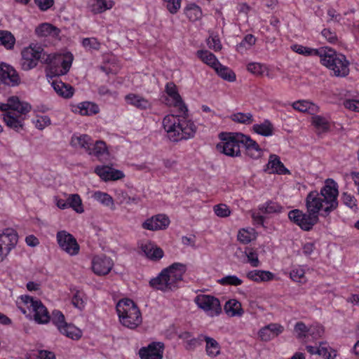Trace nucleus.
<instances>
[{"label":"nucleus","instance_id":"nucleus-34","mask_svg":"<svg viewBox=\"0 0 359 359\" xmlns=\"http://www.w3.org/2000/svg\"><path fill=\"white\" fill-rule=\"evenodd\" d=\"M35 33L38 36H57L60 30L56 27L50 23H42L35 29Z\"/></svg>","mask_w":359,"mask_h":359},{"label":"nucleus","instance_id":"nucleus-21","mask_svg":"<svg viewBox=\"0 0 359 359\" xmlns=\"http://www.w3.org/2000/svg\"><path fill=\"white\" fill-rule=\"evenodd\" d=\"M242 151H245L247 155L254 156L256 157H262L264 155V150L260 147L259 144L252 140L249 135L241 133Z\"/></svg>","mask_w":359,"mask_h":359},{"label":"nucleus","instance_id":"nucleus-64","mask_svg":"<svg viewBox=\"0 0 359 359\" xmlns=\"http://www.w3.org/2000/svg\"><path fill=\"white\" fill-rule=\"evenodd\" d=\"M344 107L353 111L359 112V100L348 99L344 102Z\"/></svg>","mask_w":359,"mask_h":359},{"label":"nucleus","instance_id":"nucleus-47","mask_svg":"<svg viewBox=\"0 0 359 359\" xmlns=\"http://www.w3.org/2000/svg\"><path fill=\"white\" fill-rule=\"evenodd\" d=\"M68 199L69 207H71L78 213H82L84 210L82 207L81 199L78 194H72Z\"/></svg>","mask_w":359,"mask_h":359},{"label":"nucleus","instance_id":"nucleus-8","mask_svg":"<svg viewBox=\"0 0 359 359\" xmlns=\"http://www.w3.org/2000/svg\"><path fill=\"white\" fill-rule=\"evenodd\" d=\"M71 144L74 147L83 149L89 155L96 157L108 155L109 150L105 142L97 140L94 142L92 137L86 134H74L71 138Z\"/></svg>","mask_w":359,"mask_h":359},{"label":"nucleus","instance_id":"nucleus-12","mask_svg":"<svg viewBox=\"0 0 359 359\" xmlns=\"http://www.w3.org/2000/svg\"><path fill=\"white\" fill-rule=\"evenodd\" d=\"M194 302L198 308L203 310L208 316L213 317L219 315L222 313V307L219 300L212 295L198 294Z\"/></svg>","mask_w":359,"mask_h":359},{"label":"nucleus","instance_id":"nucleus-28","mask_svg":"<svg viewBox=\"0 0 359 359\" xmlns=\"http://www.w3.org/2000/svg\"><path fill=\"white\" fill-rule=\"evenodd\" d=\"M246 276L250 280L259 283L273 280L274 274L269 271L252 270L249 271Z\"/></svg>","mask_w":359,"mask_h":359},{"label":"nucleus","instance_id":"nucleus-39","mask_svg":"<svg viewBox=\"0 0 359 359\" xmlns=\"http://www.w3.org/2000/svg\"><path fill=\"white\" fill-rule=\"evenodd\" d=\"M247 69L250 73L257 76L266 75V76L271 78V76L269 73L268 67L265 64H262L259 62H250L247 65Z\"/></svg>","mask_w":359,"mask_h":359},{"label":"nucleus","instance_id":"nucleus-14","mask_svg":"<svg viewBox=\"0 0 359 359\" xmlns=\"http://www.w3.org/2000/svg\"><path fill=\"white\" fill-rule=\"evenodd\" d=\"M20 299L25 304H30L34 312V320L39 323H47L50 320V316L47 309L40 300H34L28 295H22Z\"/></svg>","mask_w":359,"mask_h":359},{"label":"nucleus","instance_id":"nucleus-49","mask_svg":"<svg viewBox=\"0 0 359 359\" xmlns=\"http://www.w3.org/2000/svg\"><path fill=\"white\" fill-rule=\"evenodd\" d=\"M186 15L190 20L195 21L201 18L202 11L198 6L191 4L187 8Z\"/></svg>","mask_w":359,"mask_h":359},{"label":"nucleus","instance_id":"nucleus-55","mask_svg":"<svg viewBox=\"0 0 359 359\" xmlns=\"http://www.w3.org/2000/svg\"><path fill=\"white\" fill-rule=\"evenodd\" d=\"M213 210L215 215L219 217H226L230 215L231 210L224 203L215 205L213 207Z\"/></svg>","mask_w":359,"mask_h":359},{"label":"nucleus","instance_id":"nucleus-29","mask_svg":"<svg viewBox=\"0 0 359 359\" xmlns=\"http://www.w3.org/2000/svg\"><path fill=\"white\" fill-rule=\"evenodd\" d=\"M264 170L269 174L285 175L290 173V171L280 162V158H273L269 161Z\"/></svg>","mask_w":359,"mask_h":359},{"label":"nucleus","instance_id":"nucleus-17","mask_svg":"<svg viewBox=\"0 0 359 359\" xmlns=\"http://www.w3.org/2000/svg\"><path fill=\"white\" fill-rule=\"evenodd\" d=\"M164 351V344L162 342H151L147 347H142L139 351L141 359H162Z\"/></svg>","mask_w":359,"mask_h":359},{"label":"nucleus","instance_id":"nucleus-63","mask_svg":"<svg viewBox=\"0 0 359 359\" xmlns=\"http://www.w3.org/2000/svg\"><path fill=\"white\" fill-rule=\"evenodd\" d=\"M208 45L210 49L215 52L219 51L222 49V43L217 36H212L208 41Z\"/></svg>","mask_w":359,"mask_h":359},{"label":"nucleus","instance_id":"nucleus-48","mask_svg":"<svg viewBox=\"0 0 359 359\" xmlns=\"http://www.w3.org/2000/svg\"><path fill=\"white\" fill-rule=\"evenodd\" d=\"M86 297L83 292L76 290L74 293L72 303V304L79 310H82L85 307Z\"/></svg>","mask_w":359,"mask_h":359},{"label":"nucleus","instance_id":"nucleus-41","mask_svg":"<svg viewBox=\"0 0 359 359\" xmlns=\"http://www.w3.org/2000/svg\"><path fill=\"white\" fill-rule=\"evenodd\" d=\"M15 43V36L8 31L0 30V46L7 50H12Z\"/></svg>","mask_w":359,"mask_h":359},{"label":"nucleus","instance_id":"nucleus-57","mask_svg":"<svg viewBox=\"0 0 359 359\" xmlns=\"http://www.w3.org/2000/svg\"><path fill=\"white\" fill-rule=\"evenodd\" d=\"M321 34L330 43L337 44L338 43L339 40L336 32L332 31L330 29H323L321 32Z\"/></svg>","mask_w":359,"mask_h":359},{"label":"nucleus","instance_id":"nucleus-9","mask_svg":"<svg viewBox=\"0 0 359 359\" xmlns=\"http://www.w3.org/2000/svg\"><path fill=\"white\" fill-rule=\"evenodd\" d=\"M222 135L224 137H221L222 142L217 145V149L231 157L241 156L242 152L241 133H229L222 134Z\"/></svg>","mask_w":359,"mask_h":359},{"label":"nucleus","instance_id":"nucleus-20","mask_svg":"<svg viewBox=\"0 0 359 359\" xmlns=\"http://www.w3.org/2000/svg\"><path fill=\"white\" fill-rule=\"evenodd\" d=\"M95 172L104 181H116L125 177L120 170L108 165H99L95 168Z\"/></svg>","mask_w":359,"mask_h":359},{"label":"nucleus","instance_id":"nucleus-32","mask_svg":"<svg viewBox=\"0 0 359 359\" xmlns=\"http://www.w3.org/2000/svg\"><path fill=\"white\" fill-rule=\"evenodd\" d=\"M292 106L294 109L300 112H307L311 114H314L318 111V107L308 100H298L294 102Z\"/></svg>","mask_w":359,"mask_h":359},{"label":"nucleus","instance_id":"nucleus-22","mask_svg":"<svg viewBox=\"0 0 359 359\" xmlns=\"http://www.w3.org/2000/svg\"><path fill=\"white\" fill-rule=\"evenodd\" d=\"M284 330L283 326L278 323H270L262 328L258 332L262 341H269L280 334Z\"/></svg>","mask_w":359,"mask_h":359},{"label":"nucleus","instance_id":"nucleus-2","mask_svg":"<svg viewBox=\"0 0 359 359\" xmlns=\"http://www.w3.org/2000/svg\"><path fill=\"white\" fill-rule=\"evenodd\" d=\"M338 193L337 183L332 179H327L320 192L313 191L308 194L306 198L307 211L319 217L322 210L321 216L326 217L338 206Z\"/></svg>","mask_w":359,"mask_h":359},{"label":"nucleus","instance_id":"nucleus-56","mask_svg":"<svg viewBox=\"0 0 359 359\" xmlns=\"http://www.w3.org/2000/svg\"><path fill=\"white\" fill-rule=\"evenodd\" d=\"M256 43V38L254 35L249 34L245 36L242 41L239 43L238 49L245 48V50L250 48Z\"/></svg>","mask_w":359,"mask_h":359},{"label":"nucleus","instance_id":"nucleus-27","mask_svg":"<svg viewBox=\"0 0 359 359\" xmlns=\"http://www.w3.org/2000/svg\"><path fill=\"white\" fill-rule=\"evenodd\" d=\"M52 86L57 94L62 97L69 98L74 95V88L69 84L65 83L62 81L55 80L53 81Z\"/></svg>","mask_w":359,"mask_h":359},{"label":"nucleus","instance_id":"nucleus-11","mask_svg":"<svg viewBox=\"0 0 359 359\" xmlns=\"http://www.w3.org/2000/svg\"><path fill=\"white\" fill-rule=\"evenodd\" d=\"M288 218L299 226L302 230L311 231L319 221V217L312 212H303L299 209H294L288 212Z\"/></svg>","mask_w":359,"mask_h":359},{"label":"nucleus","instance_id":"nucleus-6","mask_svg":"<svg viewBox=\"0 0 359 359\" xmlns=\"http://www.w3.org/2000/svg\"><path fill=\"white\" fill-rule=\"evenodd\" d=\"M74 55L70 52L64 54H44L43 63L47 65L48 74L50 76L65 75L69 71Z\"/></svg>","mask_w":359,"mask_h":359},{"label":"nucleus","instance_id":"nucleus-59","mask_svg":"<svg viewBox=\"0 0 359 359\" xmlns=\"http://www.w3.org/2000/svg\"><path fill=\"white\" fill-rule=\"evenodd\" d=\"M203 334H200L196 338H192L189 340H187L186 342V349L187 350H194L197 346H201L203 342Z\"/></svg>","mask_w":359,"mask_h":359},{"label":"nucleus","instance_id":"nucleus-5","mask_svg":"<svg viewBox=\"0 0 359 359\" xmlns=\"http://www.w3.org/2000/svg\"><path fill=\"white\" fill-rule=\"evenodd\" d=\"M116 311L121 323L130 329H135L142 321L140 309L130 299L120 300L116 304Z\"/></svg>","mask_w":359,"mask_h":359},{"label":"nucleus","instance_id":"nucleus-15","mask_svg":"<svg viewBox=\"0 0 359 359\" xmlns=\"http://www.w3.org/2000/svg\"><path fill=\"white\" fill-rule=\"evenodd\" d=\"M0 81L8 86H18L20 83V77L16 69L11 65L0 62Z\"/></svg>","mask_w":359,"mask_h":359},{"label":"nucleus","instance_id":"nucleus-46","mask_svg":"<svg viewBox=\"0 0 359 359\" xmlns=\"http://www.w3.org/2000/svg\"><path fill=\"white\" fill-rule=\"evenodd\" d=\"M352 11L344 12V14L338 13L334 8H330L327 10V14L329 17V20L339 23L341 25L344 24V15H348L349 13H352Z\"/></svg>","mask_w":359,"mask_h":359},{"label":"nucleus","instance_id":"nucleus-50","mask_svg":"<svg viewBox=\"0 0 359 359\" xmlns=\"http://www.w3.org/2000/svg\"><path fill=\"white\" fill-rule=\"evenodd\" d=\"M290 276L292 280L299 283H305L306 282L305 271L302 268L292 269L290 273Z\"/></svg>","mask_w":359,"mask_h":359},{"label":"nucleus","instance_id":"nucleus-58","mask_svg":"<svg viewBox=\"0 0 359 359\" xmlns=\"http://www.w3.org/2000/svg\"><path fill=\"white\" fill-rule=\"evenodd\" d=\"M325 332L323 326L320 325H314L309 327V334L314 339L321 338Z\"/></svg>","mask_w":359,"mask_h":359},{"label":"nucleus","instance_id":"nucleus-61","mask_svg":"<svg viewBox=\"0 0 359 359\" xmlns=\"http://www.w3.org/2000/svg\"><path fill=\"white\" fill-rule=\"evenodd\" d=\"M35 126L39 130H43L51 123L50 118L48 116H38L34 121Z\"/></svg>","mask_w":359,"mask_h":359},{"label":"nucleus","instance_id":"nucleus-10","mask_svg":"<svg viewBox=\"0 0 359 359\" xmlns=\"http://www.w3.org/2000/svg\"><path fill=\"white\" fill-rule=\"evenodd\" d=\"M44 54L47 53L41 46L36 43H31L29 46L24 48L21 52L22 69L24 71H29L36 67L40 60L43 62Z\"/></svg>","mask_w":359,"mask_h":359},{"label":"nucleus","instance_id":"nucleus-25","mask_svg":"<svg viewBox=\"0 0 359 359\" xmlns=\"http://www.w3.org/2000/svg\"><path fill=\"white\" fill-rule=\"evenodd\" d=\"M311 123L318 134L326 133L330 130L331 122L327 117L313 115L311 117Z\"/></svg>","mask_w":359,"mask_h":359},{"label":"nucleus","instance_id":"nucleus-31","mask_svg":"<svg viewBox=\"0 0 359 359\" xmlns=\"http://www.w3.org/2000/svg\"><path fill=\"white\" fill-rule=\"evenodd\" d=\"M224 309L226 313L231 317L241 316L244 313L241 304L234 299L227 301Z\"/></svg>","mask_w":359,"mask_h":359},{"label":"nucleus","instance_id":"nucleus-35","mask_svg":"<svg viewBox=\"0 0 359 359\" xmlns=\"http://www.w3.org/2000/svg\"><path fill=\"white\" fill-rule=\"evenodd\" d=\"M196 56L205 64L215 69L219 63L217 57L211 52L207 50H198L196 52Z\"/></svg>","mask_w":359,"mask_h":359},{"label":"nucleus","instance_id":"nucleus-33","mask_svg":"<svg viewBox=\"0 0 359 359\" xmlns=\"http://www.w3.org/2000/svg\"><path fill=\"white\" fill-rule=\"evenodd\" d=\"M291 49L304 56H318L320 57L322 55L323 46L319 48H313L300 44H294L291 46Z\"/></svg>","mask_w":359,"mask_h":359},{"label":"nucleus","instance_id":"nucleus-45","mask_svg":"<svg viewBox=\"0 0 359 359\" xmlns=\"http://www.w3.org/2000/svg\"><path fill=\"white\" fill-rule=\"evenodd\" d=\"M259 210L265 214L280 213L282 212L283 207L276 202L269 201L262 205Z\"/></svg>","mask_w":359,"mask_h":359},{"label":"nucleus","instance_id":"nucleus-13","mask_svg":"<svg viewBox=\"0 0 359 359\" xmlns=\"http://www.w3.org/2000/svg\"><path fill=\"white\" fill-rule=\"evenodd\" d=\"M60 248L71 256L79 254L80 247L76 238L66 231H60L56 235Z\"/></svg>","mask_w":359,"mask_h":359},{"label":"nucleus","instance_id":"nucleus-16","mask_svg":"<svg viewBox=\"0 0 359 359\" xmlns=\"http://www.w3.org/2000/svg\"><path fill=\"white\" fill-rule=\"evenodd\" d=\"M18 236L13 229H6L0 233V248L5 257L10 253L18 243Z\"/></svg>","mask_w":359,"mask_h":359},{"label":"nucleus","instance_id":"nucleus-60","mask_svg":"<svg viewBox=\"0 0 359 359\" xmlns=\"http://www.w3.org/2000/svg\"><path fill=\"white\" fill-rule=\"evenodd\" d=\"M82 46L86 48L99 50L100 43L96 38H84L82 41Z\"/></svg>","mask_w":359,"mask_h":359},{"label":"nucleus","instance_id":"nucleus-38","mask_svg":"<svg viewBox=\"0 0 359 359\" xmlns=\"http://www.w3.org/2000/svg\"><path fill=\"white\" fill-rule=\"evenodd\" d=\"M214 69L218 76L224 80L233 82L236 79V74L230 68L222 65L220 62Z\"/></svg>","mask_w":359,"mask_h":359},{"label":"nucleus","instance_id":"nucleus-3","mask_svg":"<svg viewBox=\"0 0 359 359\" xmlns=\"http://www.w3.org/2000/svg\"><path fill=\"white\" fill-rule=\"evenodd\" d=\"M187 271L184 264L175 262L163 269L158 276L150 280L151 287L163 292H170L179 287V283L182 280Z\"/></svg>","mask_w":359,"mask_h":359},{"label":"nucleus","instance_id":"nucleus-54","mask_svg":"<svg viewBox=\"0 0 359 359\" xmlns=\"http://www.w3.org/2000/svg\"><path fill=\"white\" fill-rule=\"evenodd\" d=\"M50 319L54 325H55L59 330L60 327L63 326L65 323V316L62 314V313L58 310H54L52 312V316L50 317Z\"/></svg>","mask_w":359,"mask_h":359},{"label":"nucleus","instance_id":"nucleus-42","mask_svg":"<svg viewBox=\"0 0 359 359\" xmlns=\"http://www.w3.org/2000/svg\"><path fill=\"white\" fill-rule=\"evenodd\" d=\"M116 197L120 204H137L140 201L139 196H130L128 193L123 190H117Z\"/></svg>","mask_w":359,"mask_h":359},{"label":"nucleus","instance_id":"nucleus-53","mask_svg":"<svg viewBox=\"0 0 359 359\" xmlns=\"http://www.w3.org/2000/svg\"><path fill=\"white\" fill-rule=\"evenodd\" d=\"M218 283L222 285L238 286L243 283V280L236 276H226L218 280Z\"/></svg>","mask_w":359,"mask_h":359},{"label":"nucleus","instance_id":"nucleus-19","mask_svg":"<svg viewBox=\"0 0 359 359\" xmlns=\"http://www.w3.org/2000/svg\"><path fill=\"white\" fill-rule=\"evenodd\" d=\"M170 219L165 215L159 214L147 219L142 223V228L150 231L165 229L170 224Z\"/></svg>","mask_w":359,"mask_h":359},{"label":"nucleus","instance_id":"nucleus-52","mask_svg":"<svg viewBox=\"0 0 359 359\" xmlns=\"http://www.w3.org/2000/svg\"><path fill=\"white\" fill-rule=\"evenodd\" d=\"M20 100L18 96H11L8 98L6 103L0 102V111L3 114L8 111L11 109H16V102Z\"/></svg>","mask_w":359,"mask_h":359},{"label":"nucleus","instance_id":"nucleus-40","mask_svg":"<svg viewBox=\"0 0 359 359\" xmlns=\"http://www.w3.org/2000/svg\"><path fill=\"white\" fill-rule=\"evenodd\" d=\"M229 118L236 123L244 125H250L254 122L253 115L248 113L236 112L231 114Z\"/></svg>","mask_w":359,"mask_h":359},{"label":"nucleus","instance_id":"nucleus-23","mask_svg":"<svg viewBox=\"0 0 359 359\" xmlns=\"http://www.w3.org/2000/svg\"><path fill=\"white\" fill-rule=\"evenodd\" d=\"M125 101L139 110L150 109L152 107L151 102L140 94L128 93L125 96Z\"/></svg>","mask_w":359,"mask_h":359},{"label":"nucleus","instance_id":"nucleus-24","mask_svg":"<svg viewBox=\"0 0 359 359\" xmlns=\"http://www.w3.org/2000/svg\"><path fill=\"white\" fill-rule=\"evenodd\" d=\"M81 116H93L99 113V106L93 102L86 101L79 103L72 110Z\"/></svg>","mask_w":359,"mask_h":359},{"label":"nucleus","instance_id":"nucleus-51","mask_svg":"<svg viewBox=\"0 0 359 359\" xmlns=\"http://www.w3.org/2000/svg\"><path fill=\"white\" fill-rule=\"evenodd\" d=\"M245 253L248 257V261L252 267H257L259 266L260 262L258 259V255L257 252L252 248H246Z\"/></svg>","mask_w":359,"mask_h":359},{"label":"nucleus","instance_id":"nucleus-62","mask_svg":"<svg viewBox=\"0 0 359 359\" xmlns=\"http://www.w3.org/2000/svg\"><path fill=\"white\" fill-rule=\"evenodd\" d=\"M309 328L302 322H297L294 325V331L297 333L298 337H305L306 334H309Z\"/></svg>","mask_w":359,"mask_h":359},{"label":"nucleus","instance_id":"nucleus-43","mask_svg":"<svg viewBox=\"0 0 359 359\" xmlns=\"http://www.w3.org/2000/svg\"><path fill=\"white\" fill-rule=\"evenodd\" d=\"M93 197L95 200L100 202L102 205L109 207L111 210H114L115 208L114 207V203L113 198L105 192H102L100 191H95Z\"/></svg>","mask_w":359,"mask_h":359},{"label":"nucleus","instance_id":"nucleus-1","mask_svg":"<svg viewBox=\"0 0 359 359\" xmlns=\"http://www.w3.org/2000/svg\"><path fill=\"white\" fill-rule=\"evenodd\" d=\"M165 93L172 99V104L178 109V114H168L163 119V126L168 137L172 142H178L193 137L197 127L188 117V109L180 96L176 85L169 82L165 85Z\"/></svg>","mask_w":359,"mask_h":359},{"label":"nucleus","instance_id":"nucleus-26","mask_svg":"<svg viewBox=\"0 0 359 359\" xmlns=\"http://www.w3.org/2000/svg\"><path fill=\"white\" fill-rule=\"evenodd\" d=\"M114 4L113 0H93L89 4V7L93 14H100L112 8Z\"/></svg>","mask_w":359,"mask_h":359},{"label":"nucleus","instance_id":"nucleus-4","mask_svg":"<svg viewBox=\"0 0 359 359\" xmlns=\"http://www.w3.org/2000/svg\"><path fill=\"white\" fill-rule=\"evenodd\" d=\"M320 59L321 65L331 71L334 76L343 78L348 75L350 62L344 54L332 48L323 46Z\"/></svg>","mask_w":359,"mask_h":359},{"label":"nucleus","instance_id":"nucleus-30","mask_svg":"<svg viewBox=\"0 0 359 359\" xmlns=\"http://www.w3.org/2000/svg\"><path fill=\"white\" fill-rule=\"evenodd\" d=\"M252 130L258 135L269 137L273 135L274 128L272 123L269 119H265L259 124H254Z\"/></svg>","mask_w":359,"mask_h":359},{"label":"nucleus","instance_id":"nucleus-7","mask_svg":"<svg viewBox=\"0 0 359 359\" xmlns=\"http://www.w3.org/2000/svg\"><path fill=\"white\" fill-rule=\"evenodd\" d=\"M16 103V109H11L6 114H2L1 117L7 127L19 132L24 128L25 121L32 110V106L20 99Z\"/></svg>","mask_w":359,"mask_h":359},{"label":"nucleus","instance_id":"nucleus-36","mask_svg":"<svg viewBox=\"0 0 359 359\" xmlns=\"http://www.w3.org/2000/svg\"><path fill=\"white\" fill-rule=\"evenodd\" d=\"M203 341H205V351L208 356L216 357L220 354V345L213 338L204 335Z\"/></svg>","mask_w":359,"mask_h":359},{"label":"nucleus","instance_id":"nucleus-37","mask_svg":"<svg viewBox=\"0 0 359 359\" xmlns=\"http://www.w3.org/2000/svg\"><path fill=\"white\" fill-rule=\"evenodd\" d=\"M59 331L62 334L74 340H78L82 336L81 330L72 324L65 323L60 327Z\"/></svg>","mask_w":359,"mask_h":359},{"label":"nucleus","instance_id":"nucleus-18","mask_svg":"<svg viewBox=\"0 0 359 359\" xmlns=\"http://www.w3.org/2000/svg\"><path fill=\"white\" fill-rule=\"evenodd\" d=\"M112 260L105 256H95L92 261V269L93 272L98 276L108 274L113 267Z\"/></svg>","mask_w":359,"mask_h":359},{"label":"nucleus","instance_id":"nucleus-44","mask_svg":"<svg viewBox=\"0 0 359 359\" xmlns=\"http://www.w3.org/2000/svg\"><path fill=\"white\" fill-rule=\"evenodd\" d=\"M317 354L325 359H334L337 356L336 351L331 348L326 341L320 342Z\"/></svg>","mask_w":359,"mask_h":359}]
</instances>
